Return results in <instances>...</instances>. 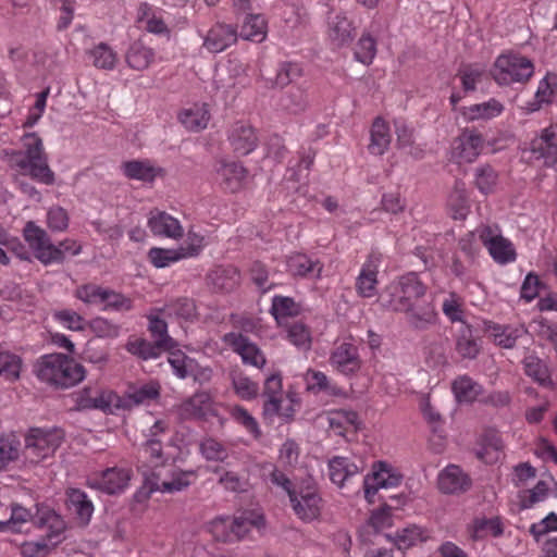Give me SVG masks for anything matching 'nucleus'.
I'll return each instance as SVG.
<instances>
[{
    "mask_svg": "<svg viewBox=\"0 0 557 557\" xmlns=\"http://www.w3.org/2000/svg\"><path fill=\"white\" fill-rule=\"evenodd\" d=\"M148 227L156 236L176 239L183 235V227L178 220L164 211H151L148 219Z\"/></svg>",
    "mask_w": 557,
    "mask_h": 557,
    "instance_id": "21",
    "label": "nucleus"
},
{
    "mask_svg": "<svg viewBox=\"0 0 557 557\" xmlns=\"http://www.w3.org/2000/svg\"><path fill=\"white\" fill-rule=\"evenodd\" d=\"M364 467L362 460L356 463L347 457L336 456L329 461L330 479L342 487L346 481L362 472Z\"/></svg>",
    "mask_w": 557,
    "mask_h": 557,
    "instance_id": "22",
    "label": "nucleus"
},
{
    "mask_svg": "<svg viewBox=\"0 0 557 557\" xmlns=\"http://www.w3.org/2000/svg\"><path fill=\"white\" fill-rule=\"evenodd\" d=\"M504 448V443L496 432H487L483 438V447L478 450L476 456L485 462H493L498 459L499 453Z\"/></svg>",
    "mask_w": 557,
    "mask_h": 557,
    "instance_id": "51",
    "label": "nucleus"
},
{
    "mask_svg": "<svg viewBox=\"0 0 557 557\" xmlns=\"http://www.w3.org/2000/svg\"><path fill=\"white\" fill-rule=\"evenodd\" d=\"M327 35L336 47L348 45L355 36L352 23L345 15L338 13L329 18Z\"/></svg>",
    "mask_w": 557,
    "mask_h": 557,
    "instance_id": "28",
    "label": "nucleus"
},
{
    "mask_svg": "<svg viewBox=\"0 0 557 557\" xmlns=\"http://www.w3.org/2000/svg\"><path fill=\"white\" fill-rule=\"evenodd\" d=\"M391 144V134L387 123L376 117L371 127V141L369 144V151L374 156H382L388 149Z\"/></svg>",
    "mask_w": 557,
    "mask_h": 557,
    "instance_id": "36",
    "label": "nucleus"
},
{
    "mask_svg": "<svg viewBox=\"0 0 557 557\" xmlns=\"http://www.w3.org/2000/svg\"><path fill=\"white\" fill-rule=\"evenodd\" d=\"M106 287L88 283L77 286L75 297L87 305H101Z\"/></svg>",
    "mask_w": 557,
    "mask_h": 557,
    "instance_id": "62",
    "label": "nucleus"
},
{
    "mask_svg": "<svg viewBox=\"0 0 557 557\" xmlns=\"http://www.w3.org/2000/svg\"><path fill=\"white\" fill-rule=\"evenodd\" d=\"M153 59V50L145 46L141 41L133 42L126 53L127 64L136 71L148 69Z\"/></svg>",
    "mask_w": 557,
    "mask_h": 557,
    "instance_id": "40",
    "label": "nucleus"
},
{
    "mask_svg": "<svg viewBox=\"0 0 557 557\" xmlns=\"http://www.w3.org/2000/svg\"><path fill=\"white\" fill-rule=\"evenodd\" d=\"M268 24L261 14H248L238 36L245 40L262 42L267 38Z\"/></svg>",
    "mask_w": 557,
    "mask_h": 557,
    "instance_id": "34",
    "label": "nucleus"
},
{
    "mask_svg": "<svg viewBox=\"0 0 557 557\" xmlns=\"http://www.w3.org/2000/svg\"><path fill=\"white\" fill-rule=\"evenodd\" d=\"M101 305L103 310L116 312H125L133 309V300L129 297L110 288L104 289Z\"/></svg>",
    "mask_w": 557,
    "mask_h": 557,
    "instance_id": "54",
    "label": "nucleus"
},
{
    "mask_svg": "<svg viewBox=\"0 0 557 557\" xmlns=\"http://www.w3.org/2000/svg\"><path fill=\"white\" fill-rule=\"evenodd\" d=\"M484 141V137L476 129H462L453 143V158L459 163L474 162L483 150Z\"/></svg>",
    "mask_w": 557,
    "mask_h": 557,
    "instance_id": "9",
    "label": "nucleus"
},
{
    "mask_svg": "<svg viewBox=\"0 0 557 557\" xmlns=\"http://www.w3.org/2000/svg\"><path fill=\"white\" fill-rule=\"evenodd\" d=\"M180 414L184 419L207 418L215 416L214 403L207 392H198L180 406Z\"/></svg>",
    "mask_w": 557,
    "mask_h": 557,
    "instance_id": "20",
    "label": "nucleus"
},
{
    "mask_svg": "<svg viewBox=\"0 0 557 557\" xmlns=\"http://www.w3.org/2000/svg\"><path fill=\"white\" fill-rule=\"evenodd\" d=\"M39 527H47V539L52 546H55L61 541V535L65 530V523L63 519L54 511H47L42 516L38 517L35 521Z\"/></svg>",
    "mask_w": 557,
    "mask_h": 557,
    "instance_id": "44",
    "label": "nucleus"
},
{
    "mask_svg": "<svg viewBox=\"0 0 557 557\" xmlns=\"http://www.w3.org/2000/svg\"><path fill=\"white\" fill-rule=\"evenodd\" d=\"M148 331L157 345L163 347V350L171 351L176 347L175 341L168 333V324L157 315L148 317Z\"/></svg>",
    "mask_w": 557,
    "mask_h": 557,
    "instance_id": "43",
    "label": "nucleus"
},
{
    "mask_svg": "<svg viewBox=\"0 0 557 557\" xmlns=\"http://www.w3.org/2000/svg\"><path fill=\"white\" fill-rule=\"evenodd\" d=\"M36 376L54 388L66 389L85 379V369L64 354H49L40 357L35 366Z\"/></svg>",
    "mask_w": 557,
    "mask_h": 557,
    "instance_id": "2",
    "label": "nucleus"
},
{
    "mask_svg": "<svg viewBox=\"0 0 557 557\" xmlns=\"http://www.w3.org/2000/svg\"><path fill=\"white\" fill-rule=\"evenodd\" d=\"M239 272L234 267H219L208 275L212 288L225 293L233 290L239 284Z\"/></svg>",
    "mask_w": 557,
    "mask_h": 557,
    "instance_id": "33",
    "label": "nucleus"
},
{
    "mask_svg": "<svg viewBox=\"0 0 557 557\" xmlns=\"http://www.w3.org/2000/svg\"><path fill=\"white\" fill-rule=\"evenodd\" d=\"M197 474L194 470L183 471L172 469L170 478H162L160 472L152 471L150 476L146 478V483L150 492L177 493L186 490L196 480Z\"/></svg>",
    "mask_w": 557,
    "mask_h": 557,
    "instance_id": "8",
    "label": "nucleus"
},
{
    "mask_svg": "<svg viewBox=\"0 0 557 557\" xmlns=\"http://www.w3.org/2000/svg\"><path fill=\"white\" fill-rule=\"evenodd\" d=\"M168 317H175L185 321H193L197 318V307L194 299L178 297L169 301L162 309Z\"/></svg>",
    "mask_w": 557,
    "mask_h": 557,
    "instance_id": "39",
    "label": "nucleus"
},
{
    "mask_svg": "<svg viewBox=\"0 0 557 557\" xmlns=\"http://www.w3.org/2000/svg\"><path fill=\"white\" fill-rule=\"evenodd\" d=\"M222 339L242 357L244 363L256 368H262L265 364L267 360L260 348L242 333L230 332Z\"/></svg>",
    "mask_w": 557,
    "mask_h": 557,
    "instance_id": "14",
    "label": "nucleus"
},
{
    "mask_svg": "<svg viewBox=\"0 0 557 557\" xmlns=\"http://www.w3.org/2000/svg\"><path fill=\"white\" fill-rule=\"evenodd\" d=\"M376 54V41L370 34H363L356 45L355 58L363 63L370 64Z\"/></svg>",
    "mask_w": 557,
    "mask_h": 557,
    "instance_id": "61",
    "label": "nucleus"
},
{
    "mask_svg": "<svg viewBox=\"0 0 557 557\" xmlns=\"http://www.w3.org/2000/svg\"><path fill=\"white\" fill-rule=\"evenodd\" d=\"M168 460L160 438H148L139 449V461L143 462V467L151 468L153 471L164 467Z\"/></svg>",
    "mask_w": 557,
    "mask_h": 557,
    "instance_id": "32",
    "label": "nucleus"
},
{
    "mask_svg": "<svg viewBox=\"0 0 557 557\" xmlns=\"http://www.w3.org/2000/svg\"><path fill=\"white\" fill-rule=\"evenodd\" d=\"M63 433L58 429H30L25 437V456L30 462L38 463L51 457L60 447Z\"/></svg>",
    "mask_w": 557,
    "mask_h": 557,
    "instance_id": "5",
    "label": "nucleus"
},
{
    "mask_svg": "<svg viewBox=\"0 0 557 557\" xmlns=\"http://www.w3.org/2000/svg\"><path fill=\"white\" fill-rule=\"evenodd\" d=\"M480 242L487 248L492 258L505 264L516 259V251L512 244L503 237L496 228L485 225L478 228Z\"/></svg>",
    "mask_w": 557,
    "mask_h": 557,
    "instance_id": "10",
    "label": "nucleus"
},
{
    "mask_svg": "<svg viewBox=\"0 0 557 557\" xmlns=\"http://www.w3.org/2000/svg\"><path fill=\"white\" fill-rule=\"evenodd\" d=\"M295 404L296 403L292 398H289L286 404L282 398L265 400L263 404V416L267 418L278 416L286 421H289L294 418L296 412Z\"/></svg>",
    "mask_w": 557,
    "mask_h": 557,
    "instance_id": "49",
    "label": "nucleus"
},
{
    "mask_svg": "<svg viewBox=\"0 0 557 557\" xmlns=\"http://www.w3.org/2000/svg\"><path fill=\"white\" fill-rule=\"evenodd\" d=\"M214 171L219 184L231 193L238 191L243 187L247 175L246 169L240 163L224 159L215 162Z\"/></svg>",
    "mask_w": 557,
    "mask_h": 557,
    "instance_id": "15",
    "label": "nucleus"
},
{
    "mask_svg": "<svg viewBox=\"0 0 557 557\" xmlns=\"http://www.w3.org/2000/svg\"><path fill=\"white\" fill-rule=\"evenodd\" d=\"M531 158L542 160L544 165L557 163V125H550L541 131L540 135L530 143Z\"/></svg>",
    "mask_w": 557,
    "mask_h": 557,
    "instance_id": "12",
    "label": "nucleus"
},
{
    "mask_svg": "<svg viewBox=\"0 0 557 557\" xmlns=\"http://www.w3.org/2000/svg\"><path fill=\"white\" fill-rule=\"evenodd\" d=\"M232 524L234 528L233 533L237 536L236 542H238L243 540L253 527L260 528L263 525V517L251 511H246L239 516L233 517Z\"/></svg>",
    "mask_w": 557,
    "mask_h": 557,
    "instance_id": "46",
    "label": "nucleus"
},
{
    "mask_svg": "<svg viewBox=\"0 0 557 557\" xmlns=\"http://www.w3.org/2000/svg\"><path fill=\"white\" fill-rule=\"evenodd\" d=\"M323 265L304 253H296L287 259V270L293 276L320 277Z\"/></svg>",
    "mask_w": 557,
    "mask_h": 557,
    "instance_id": "30",
    "label": "nucleus"
},
{
    "mask_svg": "<svg viewBox=\"0 0 557 557\" xmlns=\"http://www.w3.org/2000/svg\"><path fill=\"white\" fill-rule=\"evenodd\" d=\"M88 55L94 66L101 70H113L117 62L116 53L104 42L90 49Z\"/></svg>",
    "mask_w": 557,
    "mask_h": 557,
    "instance_id": "47",
    "label": "nucleus"
},
{
    "mask_svg": "<svg viewBox=\"0 0 557 557\" xmlns=\"http://www.w3.org/2000/svg\"><path fill=\"white\" fill-rule=\"evenodd\" d=\"M426 287L416 273H408L397 282L389 284L381 294V305L392 311H398L401 306L418 301L425 297Z\"/></svg>",
    "mask_w": 557,
    "mask_h": 557,
    "instance_id": "3",
    "label": "nucleus"
},
{
    "mask_svg": "<svg viewBox=\"0 0 557 557\" xmlns=\"http://www.w3.org/2000/svg\"><path fill=\"white\" fill-rule=\"evenodd\" d=\"M209 532L215 541L223 543L236 542V535L233 533V524L231 517H218L209 523Z\"/></svg>",
    "mask_w": 557,
    "mask_h": 557,
    "instance_id": "52",
    "label": "nucleus"
},
{
    "mask_svg": "<svg viewBox=\"0 0 557 557\" xmlns=\"http://www.w3.org/2000/svg\"><path fill=\"white\" fill-rule=\"evenodd\" d=\"M299 308L290 297L275 296L272 300L271 313L277 322L288 317L297 315Z\"/></svg>",
    "mask_w": 557,
    "mask_h": 557,
    "instance_id": "59",
    "label": "nucleus"
},
{
    "mask_svg": "<svg viewBox=\"0 0 557 557\" xmlns=\"http://www.w3.org/2000/svg\"><path fill=\"white\" fill-rule=\"evenodd\" d=\"M533 62L521 54L499 55L493 66L492 76L498 85L509 86L515 83L525 84L533 76Z\"/></svg>",
    "mask_w": 557,
    "mask_h": 557,
    "instance_id": "4",
    "label": "nucleus"
},
{
    "mask_svg": "<svg viewBox=\"0 0 557 557\" xmlns=\"http://www.w3.org/2000/svg\"><path fill=\"white\" fill-rule=\"evenodd\" d=\"M308 106L307 90L300 86L289 88L280 99L282 110L293 114L304 112Z\"/></svg>",
    "mask_w": 557,
    "mask_h": 557,
    "instance_id": "37",
    "label": "nucleus"
},
{
    "mask_svg": "<svg viewBox=\"0 0 557 557\" xmlns=\"http://www.w3.org/2000/svg\"><path fill=\"white\" fill-rule=\"evenodd\" d=\"M8 163L40 184L50 186L55 183V174L49 165L42 139L36 133L24 136L22 150L8 153Z\"/></svg>",
    "mask_w": 557,
    "mask_h": 557,
    "instance_id": "1",
    "label": "nucleus"
},
{
    "mask_svg": "<svg viewBox=\"0 0 557 557\" xmlns=\"http://www.w3.org/2000/svg\"><path fill=\"white\" fill-rule=\"evenodd\" d=\"M397 312L404 313L407 323L414 330H426L435 324L437 319L435 307L425 297L406 307L401 306Z\"/></svg>",
    "mask_w": 557,
    "mask_h": 557,
    "instance_id": "13",
    "label": "nucleus"
},
{
    "mask_svg": "<svg viewBox=\"0 0 557 557\" xmlns=\"http://www.w3.org/2000/svg\"><path fill=\"white\" fill-rule=\"evenodd\" d=\"M485 331L496 345L507 349L512 348L517 339L527 333L523 326L500 325L494 322L485 323Z\"/></svg>",
    "mask_w": 557,
    "mask_h": 557,
    "instance_id": "26",
    "label": "nucleus"
},
{
    "mask_svg": "<svg viewBox=\"0 0 557 557\" xmlns=\"http://www.w3.org/2000/svg\"><path fill=\"white\" fill-rule=\"evenodd\" d=\"M129 479L128 470L113 467L88 480V485L107 494H117L127 486Z\"/></svg>",
    "mask_w": 557,
    "mask_h": 557,
    "instance_id": "16",
    "label": "nucleus"
},
{
    "mask_svg": "<svg viewBox=\"0 0 557 557\" xmlns=\"http://www.w3.org/2000/svg\"><path fill=\"white\" fill-rule=\"evenodd\" d=\"M228 140L237 154L246 156L256 148L258 138L250 125L237 122L230 132Z\"/></svg>",
    "mask_w": 557,
    "mask_h": 557,
    "instance_id": "24",
    "label": "nucleus"
},
{
    "mask_svg": "<svg viewBox=\"0 0 557 557\" xmlns=\"http://www.w3.org/2000/svg\"><path fill=\"white\" fill-rule=\"evenodd\" d=\"M471 485V480L460 467L447 466L438 475V487L446 494L466 492Z\"/></svg>",
    "mask_w": 557,
    "mask_h": 557,
    "instance_id": "23",
    "label": "nucleus"
},
{
    "mask_svg": "<svg viewBox=\"0 0 557 557\" xmlns=\"http://www.w3.org/2000/svg\"><path fill=\"white\" fill-rule=\"evenodd\" d=\"M231 417L243 425L255 438L261 436V431L257 420L242 406H234L231 409Z\"/></svg>",
    "mask_w": 557,
    "mask_h": 557,
    "instance_id": "64",
    "label": "nucleus"
},
{
    "mask_svg": "<svg viewBox=\"0 0 557 557\" xmlns=\"http://www.w3.org/2000/svg\"><path fill=\"white\" fill-rule=\"evenodd\" d=\"M66 506L76 518L87 524L94 512V505L85 492L79 488H69L66 491Z\"/></svg>",
    "mask_w": 557,
    "mask_h": 557,
    "instance_id": "27",
    "label": "nucleus"
},
{
    "mask_svg": "<svg viewBox=\"0 0 557 557\" xmlns=\"http://www.w3.org/2000/svg\"><path fill=\"white\" fill-rule=\"evenodd\" d=\"M126 350L144 360L158 358L163 350V347L157 345L156 342H148L144 338H135L126 344Z\"/></svg>",
    "mask_w": 557,
    "mask_h": 557,
    "instance_id": "48",
    "label": "nucleus"
},
{
    "mask_svg": "<svg viewBox=\"0 0 557 557\" xmlns=\"http://www.w3.org/2000/svg\"><path fill=\"white\" fill-rule=\"evenodd\" d=\"M302 75V69L295 62H283L280 64L274 84L285 87Z\"/></svg>",
    "mask_w": 557,
    "mask_h": 557,
    "instance_id": "63",
    "label": "nucleus"
},
{
    "mask_svg": "<svg viewBox=\"0 0 557 557\" xmlns=\"http://www.w3.org/2000/svg\"><path fill=\"white\" fill-rule=\"evenodd\" d=\"M23 237L34 256L44 264L62 263L63 250L52 244L48 233L35 222L28 221L23 228Z\"/></svg>",
    "mask_w": 557,
    "mask_h": 557,
    "instance_id": "6",
    "label": "nucleus"
},
{
    "mask_svg": "<svg viewBox=\"0 0 557 557\" xmlns=\"http://www.w3.org/2000/svg\"><path fill=\"white\" fill-rule=\"evenodd\" d=\"M210 114L206 104H195L180 113V121L189 131L199 132L207 127Z\"/></svg>",
    "mask_w": 557,
    "mask_h": 557,
    "instance_id": "38",
    "label": "nucleus"
},
{
    "mask_svg": "<svg viewBox=\"0 0 557 557\" xmlns=\"http://www.w3.org/2000/svg\"><path fill=\"white\" fill-rule=\"evenodd\" d=\"M289 502L295 515L305 522L313 521L321 515L322 498L311 482L297 484L290 492Z\"/></svg>",
    "mask_w": 557,
    "mask_h": 557,
    "instance_id": "7",
    "label": "nucleus"
},
{
    "mask_svg": "<svg viewBox=\"0 0 557 557\" xmlns=\"http://www.w3.org/2000/svg\"><path fill=\"white\" fill-rule=\"evenodd\" d=\"M237 38V30L233 26L218 23L205 37L203 47L211 53H219L234 45Z\"/></svg>",
    "mask_w": 557,
    "mask_h": 557,
    "instance_id": "19",
    "label": "nucleus"
},
{
    "mask_svg": "<svg viewBox=\"0 0 557 557\" xmlns=\"http://www.w3.org/2000/svg\"><path fill=\"white\" fill-rule=\"evenodd\" d=\"M504 110L503 104L496 99H490L483 103L462 107L460 113L466 122L490 120L498 116Z\"/></svg>",
    "mask_w": 557,
    "mask_h": 557,
    "instance_id": "31",
    "label": "nucleus"
},
{
    "mask_svg": "<svg viewBox=\"0 0 557 557\" xmlns=\"http://www.w3.org/2000/svg\"><path fill=\"white\" fill-rule=\"evenodd\" d=\"M305 381L307 383L308 391H312L314 393L327 392L332 395L337 394L336 387L329 384L327 376L321 371L309 369L305 374Z\"/></svg>",
    "mask_w": 557,
    "mask_h": 557,
    "instance_id": "60",
    "label": "nucleus"
},
{
    "mask_svg": "<svg viewBox=\"0 0 557 557\" xmlns=\"http://www.w3.org/2000/svg\"><path fill=\"white\" fill-rule=\"evenodd\" d=\"M202 457L209 461H224L228 457L226 446L213 437H206L199 444Z\"/></svg>",
    "mask_w": 557,
    "mask_h": 557,
    "instance_id": "53",
    "label": "nucleus"
},
{
    "mask_svg": "<svg viewBox=\"0 0 557 557\" xmlns=\"http://www.w3.org/2000/svg\"><path fill=\"white\" fill-rule=\"evenodd\" d=\"M453 391L459 401L472 403L482 393V386L470 376L462 375L454 381Z\"/></svg>",
    "mask_w": 557,
    "mask_h": 557,
    "instance_id": "45",
    "label": "nucleus"
},
{
    "mask_svg": "<svg viewBox=\"0 0 557 557\" xmlns=\"http://www.w3.org/2000/svg\"><path fill=\"white\" fill-rule=\"evenodd\" d=\"M456 350L467 359H474L480 352V346L473 336L470 325L462 324L456 337Z\"/></svg>",
    "mask_w": 557,
    "mask_h": 557,
    "instance_id": "41",
    "label": "nucleus"
},
{
    "mask_svg": "<svg viewBox=\"0 0 557 557\" xmlns=\"http://www.w3.org/2000/svg\"><path fill=\"white\" fill-rule=\"evenodd\" d=\"M123 174L129 180L152 183L162 174V169L153 166L148 160H132L122 163Z\"/></svg>",
    "mask_w": 557,
    "mask_h": 557,
    "instance_id": "29",
    "label": "nucleus"
},
{
    "mask_svg": "<svg viewBox=\"0 0 557 557\" xmlns=\"http://www.w3.org/2000/svg\"><path fill=\"white\" fill-rule=\"evenodd\" d=\"M202 246V238H198V244H190L187 247L181 246L177 249H165L153 247L149 250L148 257L156 268H165L172 262H176L187 257L197 256Z\"/></svg>",
    "mask_w": 557,
    "mask_h": 557,
    "instance_id": "17",
    "label": "nucleus"
},
{
    "mask_svg": "<svg viewBox=\"0 0 557 557\" xmlns=\"http://www.w3.org/2000/svg\"><path fill=\"white\" fill-rule=\"evenodd\" d=\"M403 476L393 472L391 466L386 462L379 461L373 465L372 473L363 479V490L366 499L372 504L374 496L380 488L398 486Z\"/></svg>",
    "mask_w": 557,
    "mask_h": 557,
    "instance_id": "11",
    "label": "nucleus"
},
{
    "mask_svg": "<svg viewBox=\"0 0 557 557\" xmlns=\"http://www.w3.org/2000/svg\"><path fill=\"white\" fill-rule=\"evenodd\" d=\"M288 341L302 350H309L311 347V334L309 329L300 322H295L286 326Z\"/></svg>",
    "mask_w": 557,
    "mask_h": 557,
    "instance_id": "56",
    "label": "nucleus"
},
{
    "mask_svg": "<svg viewBox=\"0 0 557 557\" xmlns=\"http://www.w3.org/2000/svg\"><path fill=\"white\" fill-rule=\"evenodd\" d=\"M497 181L498 174L491 165L485 164L475 170V185L482 194L493 193Z\"/></svg>",
    "mask_w": 557,
    "mask_h": 557,
    "instance_id": "58",
    "label": "nucleus"
},
{
    "mask_svg": "<svg viewBox=\"0 0 557 557\" xmlns=\"http://www.w3.org/2000/svg\"><path fill=\"white\" fill-rule=\"evenodd\" d=\"M330 363L343 374H352L361 368L358 348L350 343H342L331 354Z\"/></svg>",
    "mask_w": 557,
    "mask_h": 557,
    "instance_id": "18",
    "label": "nucleus"
},
{
    "mask_svg": "<svg viewBox=\"0 0 557 557\" xmlns=\"http://www.w3.org/2000/svg\"><path fill=\"white\" fill-rule=\"evenodd\" d=\"M523 370L524 373L531 377L533 381L539 383L544 387L553 386V381L550 377V371L547 364L540 359L535 355H528L524 357L523 361Z\"/></svg>",
    "mask_w": 557,
    "mask_h": 557,
    "instance_id": "35",
    "label": "nucleus"
},
{
    "mask_svg": "<svg viewBox=\"0 0 557 557\" xmlns=\"http://www.w3.org/2000/svg\"><path fill=\"white\" fill-rule=\"evenodd\" d=\"M504 528L498 517L476 518L471 528V537L474 541L483 540L487 536L498 537L503 534Z\"/></svg>",
    "mask_w": 557,
    "mask_h": 557,
    "instance_id": "42",
    "label": "nucleus"
},
{
    "mask_svg": "<svg viewBox=\"0 0 557 557\" xmlns=\"http://www.w3.org/2000/svg\"><path fill=\"white\" fill-rule=\"evenodd\" d=\"M22 359L15 354L0 351V375L9 381H15L20 377Z\"/></svg>",
    "mask_w": 557,
    "mask_h": 557,
    "instance_id": "55",
    "label": "nucleus"
},
{
    "mask_svg": "<svg viewBox=\"0 0 557 557\" xmlns=\"http://www.w3.org/2000/svg\"><path fill=\"white\" fill-rule=\"evenodd\" d=\"M358 414L355 411L338 410L329 417L330 428L337 434L344 435L348 428H354L357 423Z\"/></svg>",
    "mask_w": 557,
    "mask_h": 557,
    "instance_id": "57",
    "label": "nucleus"
},
{
    "mask_svg": "<svg viewBox=\"0 0 557 557\" xmlns=\"http://www.w3.org/2000/svg\"><path fill=\"white\" fill-rule=\"evenodd\" d=\"M379 257L371 255L357 277L356 288L361 297H373L376 294Z\"/></svg>",
    "mask_w": 557,
    "mask_h": 557,
    "instance_id": "25",
    "label": "nucleus"
},
{
    "mask_svg": "<svg viewBox=\"0 0 557 557\" xmlns=\"http://www.w3.org/2000/svg\"><path fill=\"white\" fill-rule=\"evenodd\" d=\"M232 385L235 393L243 399L249 400L258 395L259 386L243 372L234 370L231 372Z\"/></svg>",
    "mask_w": 557,
    "mask_h": 557,
    "instance_id": "50",
    "label": "nucleus"
}]
</instances>
